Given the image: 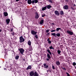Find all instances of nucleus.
<instances>
[{
  "instance_id": "nucleus-21",
  "label": "nucleus",
  "mask_w": 76,
  "mask_h": 76,
  "mask_svg": "<svg viewBox=\"0 0 76 76\" xmlns=\"http://www.w3.org/2000/svg\"><path fill=\"white\" fill-rule=\"evenodd\" d=\"M56 35L57 36V37H60V34L59 33H57L56 34Z\"/></svg>"
},
{
  "instance_id": "nucleus-27",
  "label": "nucleus",
  "mask_w": 76,
  "mask_h": 76,
  "mask_svg": "<svg viewBox=\"0 0 76 76\" xmlns=\"http://www.w3.org/2000/svg\"><path fill=\"white\" fill-rule=\"evenodd\" d=\"M49 48H50V49H53V50H54V48H53V46H51L50 47H49Z\"/></svg>"
},
{
  "instance_id": "nucleus-3",
  "label": "nucleus",
  "mask_w": 76,
  "mask_h": 76,
  "mask_svg": "<svg viewBox=\"0 0 76 76\" xmlns=\"http://www.w3.org/2000/svg\"><path fill=\"white\" fill-rule=\"evenodd\" d=\"M20 42H24L25 41V39L23 38V37L21 36L20 37Z\"/></svg>"
},
{
  "instance_id": "nucleus-51",
  "label": "nucleus",
  "mask_w": 76,
  "mask_h": 76,
  "mask_svg": "<svg viewBox=\"0 0 76 76\" xmlns=\"http://www.w3.org/2000/svg\"><path fill=\"white\" fill-rule=\"evenodd\" d=\"M26 0V1H28V0Z\"/></svg>"
},
{
  "instance_id": "nucleus-14",
  "label": "nucleus",
  "mask_w": 76,
  "mask_h": 76,
  "mask_svg": "<svg viewBox=\"0 0 76 76\" xmlns=\"http://www.w3.org/2000/svg\"><path fill=\"white\" fill-rule=\"evenodd\" d=\"M47 7L48 9H50L52 7H51V6L50 5H48L47 6Z\"/></svg>"
},
{
  "instance_id": "nucleus-9",
  "label": "nucleus",
  "mask_w": 76,
  "mask_h": 76,
  "mask_svg": "<svg viewBox=\"0 0 76 76\" xmlns=\"http://www.w3.org/2000/svg\"><path fill=\"white\" fill-rule=\"evenodd\" d=\"M43 65L45 68H46L47 69H48V68L49 67L48 66V65H46V64H44Z\"/></svg>"
},
{
  "instance_id": "nucleus-40",
  "label": "nucleus",
  "mask_w": 76,
  "mask_h": 76,
  "mask_svg": "<svg viewBox=\"0 0 76 76\" xmlns=\"http://www.w3.org/2000/svg\"><path fill=\"white\" fill-rule=\"evenodd\" d=\"M48 32H49V30L48 29L46 30V32L48 33Z\"/></svg>"
},
{
  "instance_id": "nucleus-32",
  "label": "nucleus",
  "mask_w": 76,
  "mask_h": 76,
  "mask_svg": "<svg viewBox=\"0 0 76 76\" xmlns=\"http://www.w3.org/2000/svg\"><path fill=\"white\" fill-rule=\"evenodd\" d=\"M3 43V41H2L0 40V44H2Z\"/></svg>"
},
{
  "instance_id": "nucleus-34",
  "label": "nucleus",
  "mask_w": 76,
  "mask_h": 76,
  "mask_svg": "<svg viewBox=\"0 0 76 76\" xmlns=\"http://www.w3.org/2000/svg\"><path fill=\"white\" fill-rule=\"evenodd\" d=\"M35 37L36 38V39H37L38 38V35H36L35 36Z\"/></svg>"
},
{
  "instance_id": "nucleus-16",
  "label": "nucleus",
  "mask_w": 76,
  "mask_h": 76,
  "mask_svg": "<svg viewBox=\"0 0 76 76\" xmlns=\"http://www.w3.org/2000/svg\"><path fill=\"white\" fill-rule=\"evenodd\" d=\"M4 15L5 16H8V14L7 13V12H5L4 13Z\"/></svg>"
},
{
  "instance_id": "nucleus-37",
  "label": "nucleus",
  "mask_w": 76,
  "mask_h": 76,
  "mask_svg": "<svg viewBox=\"0 0 76 76\" xmlns=\"http://www.w3.org/2000/svg\"><path fill=\"white\" fill-rule=\"evenodd\" d=\"M61 68L63 69V70H66V69L65 68H63V67H61Z\"/></svg>"
},
{
  "instance_id": "nucleus-26",
  "label": "nucleus",
  "mask_w": 76,
  "mask_h": 76,
  "mask_svg": "<svg viewBox=\"0 0 76 76\" xmlns=\"http://www.w3.org/2000/svg\"><path fill=\"white\" fill-rule=\"evenodd\" d=\"M61 29L60 28H57L56 29V31H58L60 30H61Z\"/></svg>"
},
{
  "instance_id": "nucleus-52",
  "label": "nucleus",
  "mask_w": 76,
  "mask_h": 76,
  "mask_svg": "<svg viewBox=\"0 0 76 76\" xmlns=\"http://www.w3.org/2000/svg\"><path fill=\"white\" fill-rule=\"evenodd\" d=\"M4 70H5L6 69L4 68Z\"/></svg>"
},
{
  "instance_id": "nucleus-13",
  "label": "nucleus",
  "mask_w": 76,
  "mask_h": 76,
  "mask_svg": "<svg viewBox=\"0 0 76 76\" xmlns=\"http://www.w3.org/2000/svg\"><path fill=\"white\" fill-rule=\"evenodd\" d=\"M60 14L61 15H64V12L63 11H60Z\"/></svg>"
},
{
  "instance_id": "nucleus-46",
  "label": "nucleus",
  "mask_w": 76,
  "mask_h": 76,
  "mask_svg": "<svg viewBox=\"0 0 76 76\" xmlns=\"http://www.w3.org/2000/svg\"><path fill=\"white\" fill-rule=\"evenodd\" d=\"M16 1H19V0H15Z\"/></svg>"
},
{
  "instance_id": "nucleus-35",
  "label": "nucleus",
  "mask_w": 76,
  "mask_h": 76,
  "mask_svg": "<svg viewBox=\"0 0 76 76\" xmlns=\"http://www.w3.org/2000/svg\"><path fill=\"white\" fill-rule=\"evenodd\" d=\"M48 42L49 44H51V41L50 40L49 41H48Z\"/></svg>"
},
{
  "instance_id": "nucleus-17",
  "label": "nucleus",
  "mask_w": 76,
  "mask_h": 76,
  "mask_svg": "<svg viewBox=\"0 0 76 76\" xmlns=\"http://www.w3.org/2000/svg\"><path fill=\"white\" fill-rule=\"evenodd\" d=\"M47 56L48 58L49 59H50V58H51V57H50V54H49V53L47 54Z\"/></svg>"
},
{
  "instance_id": "nucleus-7",
  "label": "nucleus",
  "mask_w": 76,
  "mask_h": 76,
  "mask_svg": "<svg viewBox=\"0 0 76 76\" xmlns=\"http://www.w3.org/2000/svg\"><path fill=\"white\" fill-rule=\"evenodd\" d=\"M55 14L57 16H59V15H60V13H59L58 11H57V10L55 11Z\"/></svg>"
},
{
  "instance_id": "nucleus-36",
  "label": "nucleus",
  "mask_w": 76,
  "mask_h": 76,
  "mask_svg": "<svg viewBox=\"0 0 76 76\" xmlns=\"http://www.w3.org/2000/svg\"><path fill=\"white\" fill-rule=\"evenodd\" d=\"M42 17H44V16H45V14H43L42 15Z\"/></svg>"
},
{
  "instance_id": "nucleus-8",
  "label": "nucleus",
  "mask_w": 76,
  "mask_h": 76,
  "mask_svg": "<svg viewBox=\"0 0 76 76\" xmlns=\"http://www.w3.org/2000/svg\"><path fill=\"white\" fill-rule=\"evenodd\" d=\"M30 76H33L34 75V72L33 71H31L29 73Z\"/></svg>"
},
{
  "instance_id": "nucleus-19",
  "label": "nucleus",
  "mask_w": 76,
  "mask_h": 76,
  "mask_svg": "<svg viewBox=\"0 0 76 76\" xmlns=\"http://www.w3.org/2000/svg\"><path fill=\"white\" fill-rule=\"evenodd\" d=\"M47 51L48 52V53H49V54H50V55H51L52 53H51V52H50V50L47 49Z\"/></svg>"
},
{
  "instance_id": "nucleus-18",
  "label": "nucleus",
  "mask_w": 76,
  "mask_h": 76,
  "mask_svg": "<svg viewBox=\"0 0 76 76\" xmlns=\"http://www.w3.org/2000/svg\"><path fill=\"white\" fill-rule=\"evenodd\" d=\"M46 9H47V6L45 7L42 8V11H44V10H46Z\"/></svg>"
},
{
  "instance_id": "nucleus-20",
  "label": "nucleus",
  "mask_w": 76,
  "mask_h": 76,
  "mask_svg": "<svg viewBox=\"0 0 76 76\" xmlns=\"http://www.w3.org/2000/svg\"><path fill=\"white\" fill-rule=\"evenodd\" d=\"M34 76H38V74L37 73V72H35Z\"/></svg>"
},
{
  "instance_id": "nucleus-47",
  "label": "nucleus",
  "mask_w": 76,
  "mask_h": 76,
  "mask_svg": "<svg viewBox=\"0 0 76 76\" xmlns=\"http://www.w3.org/2000/svg\"><path fill=\"white\" fill-rule=\"evenodd\" d=\"M23 61H25V59H23Z\"/></svg>"
},
{
  "instance_id": "nucleus-11",
  "label": "nucleus",
  "mask_w": 76,
  "mask_h": 76,
  "mask_svg": "<svg viewBox=\"0 0 76 76\" xmlns=\"http://www.w3.org/2000/svg\"><path fill=\"white\" fill-rule=\"evenodd\" d=\"M27 50L28 51H32V46H30L29 47V49H27Z\"/></svg>"
},
{
  "instance_id": "nucleus-28",
  "label": "nucleus",
  "mask_w": 76,
  "mask_h": 76,
  "mask_svg": "<svg viewBox=\"0 0 76 76\" xmlns=\"http://www.w3.org/2000/svg\"><path fill=\"white\" fill-rule=\"evenodd\" d=\"M57 52L58 53V54H60L61 53V51L60 50H57Z\"/></svg>"
},
{
  "instance_id": "nucleus-42",
  "label": "nucleus",
  "mask_w": 76,
  "mask_h": 76,
  "mask_svg": "<svg viewBox=\"0 0 76 76\" xmlns=\"http://www.w3.org/2000/svg\"><path fill=\"white\" fill-rule=\"evenodd\" d=\"M46 60H47V61H49V60H50V59H48V58H47Z\"/></svg>"
},
{
  "instance_id": "nucleus-10",
  "label": "nucleus",
  "mask_w": 76,
  "mask_h": 76,
  "mask_svg": "<svg viewBox=\"0 0 76 76\" xmlns=\"http://www.w3.org/2000/svg\"><path fill=\"white\" fill-rule=\"evenodd\" d=\"M10 20V19H7L6 20V22L7 24H9V23Z\"/></svg>"
},
{
  "instance_id": "nucleus-29",
  "label": "nucleus",
  "mask_w": 76,
  "mask_h": 76,
  "mask_svg": "<svg viewBox=\"0 0 76 76\" xmlns=\"http://www.w3.org/2000/svg\"><path fill=\"white\" fill-rule=\"evenodd\" d=\"M52 35H53V36H56V33H52L51 34Z\"/></svg>"
},
{
  "instance_id": "nucleus-6",
  "label": "nucleus",
  "mask_w": 76,
  "mask_h": 76,
  "mask_svg": "<svg viewBox=\"0 0 76 76\" xmlns=\"http://www.w3.org/2000/svg\"><path fill=\"white\" fill-rule=\"evenodd\" d=\"M66 32L68 33V34H69V35H72L73 34V32L69 30L67 31Z\"/></svg>"
},
{
  "instance_id": "nucleus-15",
  "label": "nucleus",
  "mask_w": 76,
  "mask_h": 76,
  "mask_svg": "<svg viewBox=\"0 0 76 76\" xmlns=\"http://www.w3.org/2000/svg\"><path fill=\"white\" fill-rule=\"evenodd\" d=\"M31 69L32 67H31V65H29L27 68V70H29V69Z\"/></svg>"
},
{
  "instance_id": "nucleus-49",
  "label": "nucleus",
  "mask_w": 76,
  "mask_h": 76,
  "mask_svg": "<svg viewBox=\"0 0 76 76\" xmlns=\"http://www.w3.org/2000/svg\"><path fill=\"white\" fill-rule=\"evenodd\" d=\"M74 6H76V5H75V4H74Z\"/></svg>"
},
{
  "instance_id": "nucleus-39",
  "label": "nucleus",
  "mask_w": 76,
  "mask_h": 76,
  "mask_svg": "<svg viewBox=\"0 0 76 76\" xmlns=\"http://www.w3.org/2000/svg\"><path fill=\"white\" fill-rule=\"evenodd\" d=\"M49 1L50 3H53V2L51 0H49Z\"/></svg>"
},
{
  "instance_id": "nucleus-24",
  "label": "nucleus",
  "mask_w": 76,
  "mask_h": 76,
  "mask_svg": "<svg viewBox=\"0 0 76 76\" xmlns=\"http://www.w3.org/2000/svg\"><path fill=\"white\" fill-rule=\"evenodd\" d=\"M28 44L29 45L31 46V41H29L28 42Z\"/></svg>"
},
{
  "instance_id": "nucleus-12",
  "label": "nucleus",
  "mask_w": 76,
  "mask_h": 76,
  "mask_svg": "<svg viewBox=\"0 0 76 76\" xmlns=\"http://www.w3.org/2000/svg\"><path fill=\"white\" fill-rule=\"evenodd\" d=\"M35 18L36 19H38L39 18V15H38V14L36 13V15L35 16Z\"/></svg>"
},
{
  "instance_id": "nucleus-50",
  "label": "nucleus",
  "mask_w": 76,
  "mask_h": 76,
  "mask_svg": "<svg viewBox=\"0 0 76 76\" xmlns=\"http://www.w3.org/2000/svg\"><path fill=\"white\" fill-rule=\"evenodd\" d=\"M47 72H48V70H47Z\"/></svg>"
},
{
  "instance_id": "nucleus-43",
  "label": "nucleus",
  "mask_w": 76,
  "mask_h": 76,
  "mask_svg": "<svg viewBox=\"0 0 76 76\" xmlns=\"http://www.w3.org/2000/svg\"><path fill=\"white\" fill-rule=\"evenodd\" d=\"M47 41H50V39H49H49H47Z\"/></svg>"
},
{
  "instance_id": "nucleus-2",
  "label": "nucleus",
  "mask_w": 76,
  "mask_h": 76,
  "mask_svg": "<svg viewBox=\"0 0 76 76\" xmlns=\"http://www.w3.org/2000/svg\"><path fill=\"white\" fill-rule=\"evenodd\" d=\"M18 50L20 51L21 54H23V52L25 51V50L22 48L19 49Z\"/></svg>"
},
{
  "instance_id": "nucleus-45",
  "label": "nucleus",
  "mask_w": 76,
  "mask_h": 76,
  "mask_svg": "<svg viewBox=\"0 0 76 76\" xmlns=\"http://www.w3.org/2000/svg\"><path fill=\"white\" fill-rule=\"evenodd\" d=\"M66 2H69V0H66Z\"/></svg>"
},
{
  "instance_id": "nucleus-33",
  "label": "nucleus",
  "mask_w": 76,
  "mask_h": 76,
  "mask_svg": "<svg viewBox=\"0 0 76 76\" xmlns=\"http://www.w3.org/2000/svg\"><path fill=\"white\" fill-rule=\"evenodd\" d=\"M56 30H52L51 31V32H56Z\"/></svg>"
},
{
  "instance_id": "nucleus-31",
  "label": "nucleus",
  "mask_w": 76,
  "mask_h": 76,
  "mask_svg": "<svg viewBox=\"0 0 76 76\" xmlns=\"http://www.w3.org/2000/svg\"><path fill=\"white\" fill-rule=\"evenodd\" d=\"M52 69H56V68L54 67V65H52Z\"/></svg>"
},
{
  "instance_id": "nucleus-1",
  "label": "nucleus",
  "mask_w": 76,
  "mask_h": 76,
  "mask_svg": "<svg viewBox=\"0 0 76 76\" xmlns=\"http://www.w3.org/2000/svg\"><path fill=\"white\" fill-rule=\"evenodd\" d=\"M38 2V0H34L32 1L31 0H28V4H31L32 3V4H34V3H37Z\"/></svg>"
},
{
  "instance_id": "nucleus-4",
  "label": "nucleus",
  "mask_w": 76,
  "mask_h": 76,
  "mask_svg": "<svg viewBox=\"0 0 76 76\" xmlns=\"http://www.w3.org/2000/svg\"><path fill=\"white\" fill-rule=\"evenodd\" d=\"M31 34H32L33 35H35L37 34V32H35L34 30H31Z\"/></svg>"
},
{
  "instance_id": "nucleus-5",
  "label": "nucleus",
  "mask_w": 76,
  "mask_h": 76,
  "mask_svg": "<svg viewBox=\"0 0 76 76\" xmlns=\"http://www.w3.org/2000/svg\"><path fill=\"white\" fill-rule=\"evenodd\" d=\"M63 9H64L67 10L69 9V6L67 5H65L63 7Z\"/></svg>"
},
{
  "instance_id": "nucleus-41",
  "label": "nucleus",
  "mask_w": 76,
  "mask_h": 76,
  "mask_svg": "<svg viewBox=\"0 0 76 76\" xmlns=\"http://www.w3.org/2000/svg\"><path fill=\"white\" fill-rule=\"evenodd\" d=\"M50 35V33H48L47 35Z\"/></svg>"
},
{
  "instance_id": "nucleus-38",
  "label": "nucleus",
  "mask_w": 76,
  "mask_h": 76,
  "mask_svg": "<svg viewBox=\"0 0 76 76\" xmlns=\"http://www.w3.org/2000/svg\"><path fill=\"white\" fill-rule=\"evenodd\" d=\"M11 34H12V35L14 36L15 35V34L14 33V32H12L11 33Z\"/></svg>"
},
{
  "instance_id": "nucleus-44",
  "label": "nucleus",
  "mask_w": 76,
  "mask_h": 76,
  "mask_svg": "<svg viewBox=\"0 0 76 76\" xmlns=\"http://www.w3.org/2000/svg\"><path fill=\"white\" fill-rule=\"evenodd\" d=\"M11 31L12 32V31H13V29L12 28H11Z\"/></svg>"
},
{
  "instance_id": "nucleus-23",
  "label": "nucleus",
  "mask_w": 76,
  "mask_h": 76,
  "mask_svg": "<svg viewBox=\"0 0 76 76\" xmlns=\"http://www.w3.org/2000/svg\"><path fill=\"white\" fill-rule=\"evenodd\" d=\"M44 22V20H41L40 22V24H42Z\"/></svg>"
},
{
  "instance_id": "nucleus-48",
  "label": "nucleus",
  "mask_w": 76,
  "mask_h": 76,
  "mask_svg": "<svg viewBox=\"0 0 76 76\" xmlns=\"http://www.w3.org/2000/svg\"><path fill=\"white\" fill-rule=\"evenodd\" d=\"M0 32H1V29H0Z\"/></svg>"
},
{
  "instance_id": "nucleus-25",
  "label": "nucleus",
  "mask_w": 76,
  "mask_h": 76,
  "mask_svg": "<svg viewBox=\"0 0 76 76\" xmlns=\"http://www.w3.org/2000/svg\"><path fill=\"white\" fill-rule=\"evenodd\" d=\"M19 56H16L15 57V58L16 60H18V59L19 58Z\"/></svg>"
},
{
  "instance_id": "nucleus-22",
  "label": "nucleus",
  "mask_w": 76,
  "mask_h": 76,
  "mask_svg": "<svg viewBox=\"0 0 76 76\" xmlns=\"http://www.w3.org/2000/svg\"><path fill=\"white\" fill-rule=\"evenodd\" d=\"M56 64L58 66L59 65H60V62H59V61H57Z\"/></svg>"
},
{
  "instance_id": "nucleus-30",
  "label": "nucleus",
  "mask_w": 76,
  "mask_h": 76,
  "mask_svg": "<svg viewBox=\"0 0 76 76\" xmlns=\"http://www.w3.org/2000/svg\"><path fill=\"white\" fill-rule=\"evenodd\" d=\"M73 66H76V63L75 62H73Z\"/></svg>"
}]
</instances>
